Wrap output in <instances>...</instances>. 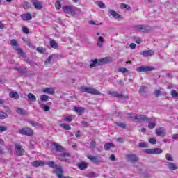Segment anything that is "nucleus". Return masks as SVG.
I'll return each mask as SVG.
<instances>
[{
    "mask_svg": "<svg viewBox=\"0 0 178 178\" xmlns=\"http://www.w3.org/2000/svg\"><path fill=\"white\" fill-rule=\"evenodd\" d=\"M46 164L49 166V168L56 170V175L58 178L63 177V169H62V166L55 164L54 161H49Z\"/></svg>",
    "mask_w": 178,
    "mask_h": 178,
    "instance_id": "1",
    "label": "nucleus"
},
{
    "mask_svg": "<svg viewBox=\"0 0 178 178\" xmlns=\"http://www.w3.org/2000/svg\"><path fill=\"white\" fill-rule=\"evenodd\" d=\"M91 62L92 63L90 64V69H92V67H95V66H101L102 65H106V63H108L109 60L108 57H106L102 59L91 60Z\"/></svg>",
    "mask_w": 178,
    "mask_h": 178,
    "instance_id": "2",
    "label": "nucleus"
},
{
    "mask_svg": "<svg viewBox=\"0 0 178 178\" xmlns=\"http://www.w3.org/2000/svg\"><path fill=\"white\" fill-rule=\"evenodd\" d=\"M80 90L82 92H87L88 94H92L93 95H101V92L93 88L82 86L80 88Z\"/></svg>",
    "mask_w": 178,
    "mask_h": 178,
    "instance_id": "3",
    "label": "nucleus"
},
{
    "mask_svg": "<svg viewBox=\"0 0 178 178\" xmlns=\"http://www.w3.org/2000/svg\"><path fill=\"white\" fill-rule=\"evenodd\" d=\"M19 134H22V136H28L31 137V136H34V131L29 127H24L19 130Z\"/></svg>",
    "mask_w": 178,
    "mask_h": 178,
    "instance_id": "4",
    "label": "nucleus"
},
{
    "mask_svg": "<svg viewBox=\"0 0 178 178\" xmlns=\"http://www.w3.org/2000/svg\"><path fill=\"white\" fill-rule=\"evenodd\" d=\"M62 9L64 13H68L69 15H74L76 13V8L73 6H64L62 7Z\"/></svg>",
    "mask_w": 178,
    "mask_h": 178,
    "instance_id": "5",
    "label": "nucleus"
},
{
    "mask_svg": "<svg viewBox=\"0 0 178 178\" xmlns=\"http://www.w3.org/2000/svg\"><path fill=\"white\" fill-rule=\"evenodd\" d=\"M15 154L17 155V156H23V155H24L26 151L24 150V149H23V146H22L20 143H16L15 145Z\"/></svg>",
    "mask_w": 178,
    "mask_h": 178,
    "instance_id": "6",
    "label": "nucleus"
},
{
    "mask_svg": "<svg viewBox=\"0 0 178 178\" xmlns=\"http://www.w3.org/2000/svg\"><path fill=\"white\" fill-rule=\"evenodd\" d=\"M58 159L59 161H61V162H66L67 163H70V154L67 152L61 153Z\"/></svg>",
    "mask_w": 178,
    "mask_h": 178,
    "instance_id": "7",
    "label": "nucleus"
},
{
    "mask_svg": "<svg viewBox=\"0 0 178 178\" xmlns=\"http://www.w3.org/2000/svg\"><path fill=\"white\" fill-rule=\"evenodd\" d=\"M131 118H134L135 120H137L138 122H143V123L147 122L149 119L147 115L140 114L132 115Z\"/></svg>",
    "mask_w": 178,
    "mask_h": 178,
    "instance_id": "8",
    "label": "nucleus"
},
{
    "mask_svg": "<svg viewBox=\"0 0 178 178\" xmlns=\"http://www.w3.org/2000/svg\"><path fill=\"white\" fill-rule=\"evenodd\" d=\"M107 94H108V95H111V97L119 98L120 99H126V98H127V96H124L122 94H119L116 91L108 90Z\"/></svg>",
    "mask_w": 178,
    "mask_h": 178,
    "instance_id": "9",
    "label": "nucleus"
},
{
    "mask_svg": "<svg viewBox=\"0 0 178 178\" xmlns=\"http://www.w3.org/2000/svg\"><path fill=\"white\" fill-rule=\"evenodd\" d=\"M137 72L141 73L143 72H151L154 70V67L149 66H140L136 68Z\"/></svg>",
    "mask_w": 178,
    "mask_h": 178,
    "instance_id": "10",
    "label": "nucleus"
},
{
    "mask_svg": "<svg viewBox=\"0 0 178 178\" xmlns=\"http://www.w3.org/2000/svg\"><path fill=\"white\" fill-rule=\"evenodd\" d=\"M88 159H90L93 163L98 164L102 162V159L101 157L92 156L91 155L88 156Z\"/></svg>",
    "mask_w": 178,
    "mask_h": 178,
    "instance_id": "11",
    "label": "nucleus"
},
{
    "mask_svg": "<svg viewBox=\"0 0 178 178\" xmlns=\"http://www.w3.org/2000/svg\"><path fill=\"white\" fill-rule=\"evenodd\" d=\"M126 158L128 162H138V157L136 154H127Z\"/></svg>",
    "mask_w": 178,
    "mask_h": 178,
    "instance_id": "12",
    "label": "nucleus"
},
{
    "mask_svg": "<svg viewBox=\"0 0 178 178\" xmlns=\"http://www.w3.org/2000/svg\"><path fill=\"white\" fill-rule=\"evenodd\" d=\"M156 134L160 137H165L166 136V129L163 127L156 129Z\"/></svg>",
    "mask_w": 178,
    "mask_h": 178,
    "instance_id": "13",
    "label": "nucleus"
},
{
    "mask_svg": "<svg viewBox=\"0 0 178 178\" xmlns=\"http://www.w3.org/2000/svg\"><path fill=\"white\" fill-rule=\"evenodd\" d=\"M135 29L136 31H142L143 33H148V26L145 25H137L135 26Z\"/></svg>",
    "mask_w": 178,
    "mask_h": 178,
    "instance_id": "14",
    "label": "nucleus"
},
{
    "mask_svg": "<svg viewBox=\"0 0 178 178\" xmlns=\"http://www.w3.org/2000/svg\"><path fill=\"white\" fill-rule=\"evenodd\" d=\"M32 4L35 6V9H38V10L42 9V1L32 0Z\"/></svg>",
    "mask_w": 178,
    "mask_h": 178,
    "instance_id": "15",
    "label": "nucleus"
},
{
    "mask_svg": "<svg viewBox=\"0 0 178 178\" xmlns=\"http://www.w3.org/2000/svg\"><path fill=\"white\" fill-rule=\"evenodd\" d=\"M13 49H14V51H15V52H17V54H18V55H19V56H22V58L26 57V53L23 51V49H22V48L19 47H13Z\"/></svg>",
    "mask_w": 178,
    "mask_h": 178,
    "instance_id": "16",
    "label": "nucleus"
},
{
    "mask_svg": "<svg viewBox=\"0 0 178 178\" xmlns=\"http://www.w3.org/2000/svg\"><path fill=\"white\" fill-rule=\"evenodd\" d=\"M52 145L53 147H54L56 151H57L58 152H63L65 151V147L56 143H52Z\"/></svg>",
    "mask_w": 178,
    "mask_h": 178,
    "instance_id": "17",
    "label": "nucleus"
},
{
    "mask_svg": "<svg viewBox=\"0 0 178 178\" xmlns=\"http://www.w3.org/2000/svg\"><path fill=\"white\" fill-rule=\"evenodd\" d=\"M154 54H155L154 50H147V51L140 52V55H143L145 58H148V56H152Z\"/></svg>",
    "mask_w": 178,
    "mask_h": 178,
    "instance_id": "18",
    "label": "nucleus"
},
{
    "mask_svg": "<svg viewBox=\"0 0 178 178\" xmlns=\"http://www.w3.org/2000/svg\"><path fill=\"white\" fill-rule=\"evenodd\" d=\"M21 18L22 19V20L26 22V21L31 20L33 19V16L30 13L22 14Z\"/></svg>",
    "mask_w": 178,
    "mask_h": 178,
    "instance_id": "19",
    "label": "nucleus"
},
{
    "mask_svg": "<svg viewBox=\"0 0 178 178\" xmlns=\"http://www.w3.org/2000/svg\"><path fill=\"white\" fill-rule=\"evenodd\" d=\"M9 97L14 99H19L20 98V95H19L17 92L11 91L9 92Z\"/></svg>",
    "mask_w": 178,
    "mask_h": 178,
    "instance_id": "20",
    "label": "nucleus"
},
{
    "mask_svg": "<svg viewBox=\"0 0 178 178\" xmlns=\"http://www.w3.org/2000/svg\"><path fill=\"white\" fill-rule=\"evenodd\" d=\"M167 166L170 170H176L177 169H178L177 165H176V163H175L168 162Z\"/></svg>",
    "mask_w": 178,
    "mask_h": 178,
    "instance_id": "21",
    "label": "nucleus"
},
{
    "mask_svg": "<svg viewBox=\"0 0 178 178\" xmlns=\"http://www.w3.org/2000/svg\"><path fill=\"white\" fill-rule=\"evenodd\" d=\"M45 165V163L42 161H35L32 163V165L34 166V168H38L39 166H44Z\"/></svg>",
    "mask_w": 178,
    "mask_h": 178,
    "instance_id": "22",
    "label": "nucleus"
},
{
    "mask_svg": "<svg viewBox=\"0 0 178 178\" xmlns=\"http://www.w3.org/2000/svg\"><path fill=\"white\" fill-rule=\"evenodd\" d=\"M16 112H17V113H18V115H22V116H26V115H28L27 111H26L20 107L17 108Z\"/></svg>",
    "mask_w": 178,
    "mask_h": 178,
    "instance_id": "23",
    "label": "nucleus"
},
{
    "mask_svg": "<svg viewBox=\"0 0 178 178\" xmlns=\"http://www.w3.org/2000/svg\"><path fill=\"white\" fill-rule=\"evenodd\" d=\"M147 122H148L149 123L148 124L149 129H155L156 124L155 123V121H152V118H149L148 121Z\"/></svg>",
    "mask_w": 178,
    "mask_h": 178,
    "instance_id": "24",
    "label": "nucleus"
},
{
    "mask_svg": "<svg viewBox=\"0 0 178 178\" xmlns=\"http://www.w3.org/2000/svg\"><path fill=\"white\" fill-rule=\"evenodd\" d=\"M104 41H105V39L104 38V37L102 36L99 37L97 40V47H99V48H102V46L104 45L103 44Z\"/></svg>",
    "mask_w": 178,
    "mask_h": 178,
    "instance_id": "25",
    "label": "nucleus"
},
{
    "mask_svg": "<svg viewBox=\"0 0 178 178\" xmlns=\"http://www.w3.org/2000/svg\"><path fill=\"white\" fill-rule=\"evenodd\" d=\"M43 92H45L46 94H55V89L54 88H46L44 90Z\"/></svg>",
    "mask_w": 178,
    "mask_h": 178,
    "instance_id": "26",
    "label": "nucleus"
},
{
    "mask_svg": "<svg viewBox=\"0 0 178 178\" xmlns=\"http://www.w3.org/2000/svg\"><path fill=\"white\" fill-rule=\"evenodd\" d=\"M74 111L76 112V113H79V115H81V113H84L86 109L83 107H74Z\"/></svg>",
    "mask_w": 178,
    "mask_h": 178,
    "instance_id": "27",
    "label": "nucleus"
},
{
    "mask_svg": "<svg viewBox=\"0 0 178 178\" xmlns=\"http://www.w3.org/2000/svg\"><path fill=\"white\" fill-rule=\"evenodd\" d=\"M60 127H62V129H63L64 130H72V127H70L69 124L60 123Z\"/></svg>",
    "mask_w": 178,
    "mask_h": 178,
    "instance_id": "28",
    "label": "nucleus"
},
{
    "mask_svg": "<svg viewBox=\"0 0 178 178\" xmlns=\"http://www.w3.org/2000/svg\"><path fill=\"white\" fill-rule=\"evenodd\" d=\"M109 13L113 16V17H115V19H119V17H120V15L113 10H110Z\"/></svg>",
    "mask_w": 178,
    "mask_h": 178,
    "instance_id": "29",
    "label": "nucleus"
},
{
    "mask_svg": "<svg viewBox=\"0 0 178 178\" xmlns=\"http://www.w3.org/2000/svg\"><path fill=\"white\" fill-rule=\"evenodd\" d=\"M28 122L33 126V127H42V125H41L38 122H35L33 120H29Z\"/></svg>",
    "mask_w": 178,
    "mask_h": 178,
    "instance_id": "30",
    "label": "nucleus"
},
{
    "mask_svg": "<svg viewBox=\"0 0 178 178\" xmlns=\"http://www.w3.org/2000/svg\"><path fill=\"white\" fill-rule=\"evenodd\" d=\"M28 99L32 102H35V101H37V97H35V96L32 93L28 94Z\"/></svg>",
    "mask_w": 178,
    "mask_h": 178,
    "instance_id": "31",
    "label": "nucleus"
},
{
    "mask_svg": "<svg viewBox=\"0 0 178 178\" xmlns=\"http://www.w3.org/2000/svg\"><path fill=\"white\" fill-rule=\"evenodd\" d=\"M115 147V145H113V143H106L104 145V149L106 151H108V149H111V148H114Z\"/></svg>",
    "mask_w": 178,
    "mask_h": 178,
    "instance_id": "32",
    "label": "nucleus"
},
{
    "mask_svg": "<svg viewBox=\"0 0 178 178\" xmlns=\"http://www.w3.org/2000/svg\"><path fill=\"white\" fill-rule=\"evenodd\" d=\"M50 47L54 49H58V43L54 40H50Z\"/></svg>",
    "mask_w": 178,
    "mask_h": 178,
    "instance_id": "33",
    "label": "nucleus"
},
{
    "mask_svg": "<svg viewBox=\"0 0 178 178\" xmlns=\"http://www.w3.org/2000/svg\"><path fill=\"white\" fill-rule=\"evenodd\" d=\"M163 150L161 148H155L153 149V154L159 155V154H162Z\"/></svg>",
    "mask_w": 178,
    "mask_h": 178,
    "instance_id": "34",
    "label": "nucleus"
},
{
    "mask_svg": "<svg viewBox=\"0 0 178 178\" xmlns=\"http://www.w3.org/2000/svg\"><path fill=\"white\" fill-rule=\"evenodd\" d=\"M78 167L81 170H84V169H87V164L86 163H79Z\"/></svg>",
    "mask_w": 178,
    "mask_h": 178,
    "instance_id": "35",
    "label": "nucleus"
},
{
    "mask_svg": "<svg viewBox=\"0 0 178 178\" xmlns=\"http://www.w3.org/2000/svg\"><path fill=\"white\" fill-rule=\"evenodd\" d=\"M22 6L25 9H29V8H31V4L30 3V2L24 1L22 4Z\"/></svg>",
    "mask_w": 178,
    "mask_h": 178,
    "instance_id": "36",
    "label": "nucleus"
},
{
    "mask_svg": "<svg viewBox=\"0 0 178 178\" xmlns=\"http://www.w3.org/2000/svg\"><path fill=\"white\" fill-rule=\"evenodd\" d=\"M90 148L95 149L97 148V142L92 140L90 143Z\"/></svg>",
    "mask_w": 178,
    "mask_h": 178,
    "instance_id": "37",
    "label": "nucleus"
},
{
    "mask_svg": "<svg viewBox=\"0 0 178 178\" xmlns=\"http://www.w3.org/2000/svg\"><path fill=\"white\" fill-rule=\"evenodd\" d=\"M48 99H49V97H48V95H40V101L47 102L48 101Z\"/></svg>",
    "mask_w": 178,
    "mask_h": 178,
    "instance_id": "38",
    "label": "nucleus"
},
{
    "mask_svg": "<svg viewBox=\"0 0 178 178\" xmlns=\"http://www.w3.org/2000/svg\"><path fill=\"white\" fill-rule=\"evenodd\" d=\"M64 122H72L73 120V118L72 115H65L63 118Z\"/></svg>",
    "mask_w": 178,
    "mask_h": 178,
    "instance_id": "39",
    "label": "nucleus"
},
{
    "mask_svg": "<svg viewBox=\"0 0 178 178\" xmlns=\"http://www.w3.org/2000/svg\"><path fill=\"white\" fill-rule=\"evenodd\" d=\"M165 159L167 161H170V162H173V161H175L173 159V157L172 156V154H166Z\"/></svg>",
    "mask_w": 178,
    "mask_h": 178,
    "instance_id": "40",
    "label": "nucleus"
},
{
    "mask_svg": "<svg viewBox=\"0 0 178 178\" xmlns=\"http://www.w3.org/2000/svg\"><path fill=\"white\" fill-rule=\"evenodd\" d=\"M10 45H12V47H13V48H15V47H19V44H17V41L15 39H13L10 41Z\"/></svg>",
    "mask_w": 178,
    "mask_h": 178,
    "instance_id": "41",
    "label": "nucleus"
},
{
    "mask_svg": "<svg viewBox=\"0 0 178 178\" xmlns=\"http://www.w3.org/2000/svg\"><path fill=\"white\" fill-rule=\"evenodd\" d=\"M6 118H8V113L0 111V119H6Z\"/></svg>",
    "mask_w": 178,
    "mask_h": 178,
    "instance_id": "42",
    "label": "nucleus"
},
{
    "mask_svg": "<svg viewBox=\"0 0 178 178\" xmlns=\"http://www.w3.org/2000/svg\"><path fill=\"white\" fill-rule=\"evenodd\" d=\"M40 108H42V109L45 111V112H49V109H51L49 106L47 105H42V104H40Z\"/></svg>",
    "mask_w": 178,
    "mask_h": 178,
    "instance_id": "43",
    "label": "nucleus"
},
{
    "mask_svg": "<svg viewBox=\"0 0 178 178\" xmlns=\"http://www.w3.org/2000/svg\"><path fill=\"white\" fill-rule=\"evenodd\" d=\"M154 95H155L156 97H161V95H162V92H161L160 90H155L154 92Z\"/></svg>",
    "mask_w": 178,
    "mask_h": 178,
    "instance_id": "44",
    "label": "nucleus"
},
{
    "mask_svg": "<svg viewBox=\"0 0 178 178\" xmlns=\"http://www.w3.org/2000/svg\"><path fill=\"white\" fill-rule=\"evenodd\" d=\"M55 8L57 9V10H59L62 8V4L60 3V1H56L55 3Z\"/></svg>",
    "mask_w": 178,
    "mask_h": 178,
    "instance_id": "45",
    "label": "nucleus"
},
{
    "mask_svg": "<svg viewBox=\"0 0 178 178\" xmlns=\"http://www.w3.org/2000/svg\"><path fill=\"white\" fill-rule=\"evenodd\" d=\"M120 8L121 9H127V10L130 9V6H129V5L124 4V3L120 4Z\"/></svg>",
    "mask_w": 178,
    "mask_h": 178,
    "instance_id": "46",
    "label": "nucleus"
},
{
    "mask_svg": "<svg viewBox=\"0 0 178 178\" xmlns=\"http://www.w3.org/2000/svg\"><path fill=\"white\" fill-rule=\"evenodd\" d=\"M88 176L90 178L92 177H98V174L95 173V172H90L89 174H88Z\"/></svg>",
    "mask_w": 178,
    "mask_h": 178,
    "instance_id": "47",
    "label": "nucleus"
},
{
    "mask_svg": "<svg viewBox=\"0 0 178 178\" xmlns=\"http://www.w3.org/2000/svg\"><path fill=\"white\" fill-rule=\"evenodd\" d=\"M145 90H147V87H145V86H143L140 88L139 89V92L140 94H143V92H145Z\"/></svg>",
    "mask_w": 178,
    "mask_h": 178,
    "instance_id": "48",
    "label": "nucleus"
},
{
    "mask_svg": "<svg viewBox=\"0 0 178 178\" xmlns=\"http://www.w3.org/2000/svg\"><path fill=\"white\" fill-rule=\"evenodd\" d=\"M119 72H120L121 73H127V72H129V70H127L125 67H120L118 70Z\"/></svg>",
    "mask_w": 178,
    "mask_h": 178,
    "instance_id": "49",
    "label": "nucleus"
},
{
    "mask_svg": "<svg viewBox=\"0 0 178 178\" xmlns=\"http://www.w3.org/2000/svg\"><path fill=\"white\" fill-rule=\"evenodd\" d=\"M117 126L122 127V129H126V124L122 122H116Z\"/></svg>",
    "mask_w": 178,
    "mask_h": 178,
    "instance_id": "50",
    "label": "nucleus"
},
{
    "mask_svg": "<svg viewBox=\"0 0 178 178\" xmlns=\"http://www.w3.org/2000/svg\"><path fill=\"white\" fill-rule=\"evenodd\" d=\"M171 95H172V97H173V98H177L178 93H177V92H176V90H172Z\"/></svg>",
    "mask_w": 178,
    "mask_h": 178,
    "instance_id": "51",
    "label": "nucleus"
},
{
    "mask_svg": "<svg viewBox=\"0 0 178 178\" xmlns=\"http://www.w3.org/2000/svg\"><path fill=\"white\" fill-rule=\"evenodd\" d=\"M146 154H154V149H145Z\"/></svg>",
    "mask_w": 178,
    "mask_h": 178,
    "instance_id": "52",
    "label": "nucleus"
},
{
    "mask_svg": "<svg viewBox=\"0 0 178 178\" xmlns=\"http://www.w3.org/2000/svg\"><path fill=\"white\" fill-rule=\"evenodd\" d=\"M139 147H140V148H147L148 147V145L145 143H139Z\"/></svg>",
    "mask_w": 178,
    "mask_h": 178,
    "instance_id": "53",
    "label": "nucleus"
},
{
    "mask_svg": "<svg viewBox=\"0 0 178 178\" xmlns=\"http://www.w3.org/2000/svg\"><path fill=\"white\" fill-rule=\"evenodd\" d=\"M8 130V127L5 126H0V133H3V131H6Z\"/></svg>",
    "mask_w": 178,
    "mask_h": 178,
    "instance_id": "54",
    "label": "nucleus"
},
{
    "mask_svg": "<svg viewBox=\"0 0 178 178\" xmlns=\"http://www.w3.org/2000/svg\"><path fill=\"white\" fill-rule=\"evenodd\" d=\"M22 31L24 34H29V28H27V26H23Z\"/></svg>",
    "mask_w": 178,
    "mask_h": 178,
    "instance_id": "55",
    "label": "nucleus"
},
{
    "mask_svg": "<svg viewBox=\"0 0 178 178\" xmlns=\"http://www.w3.org/2000/svg\"><path fill=\"white\" fill-rule=\"evenodd\" d=\"M149 143H150V144H156V139H155V138H151L149 140Z\"/></svg>",
    "mask_w": 178,
    "mask_h": 178,
    "instance_id": "56",
    "label": "nucleus"
},
{
    "mask_svg": "<svg viewBox=\"0 0 178 178\" xmlns=\"http://www.w3.org/2000/svg\"><path fill=\"white\" fill-rule=\"evenodd\" d=\"M81 124H82L83 127H88V126H90V124L86 121H81Z\"/></svg>",
    "mask_w": 178,
    "mask_h": 178,
    "instance_id": "57",
    "label": "nucleus"
},
{
    "mask_svg": "<svg viewBox=\"0 0 178 178\" xmlns=\"http://www.w3.org/2000/svg\"><path fill=\"white\" fill-rule=\"evenodd\" d=\"M52 57H53L52 55L49 56L47 60L44 62L45 65H47V63H51V60H52Z\"/></svg>",
    "mask_w": 178,
    "mask_h": 178,
    "instance_id": "58",
    "label": "nucleus"
},
{
    "mask_svg": "<svg viewBox=\"0 0 178 178\" xmlns=\"http://www.w3.org/2000/svg\"><path fill=\"white\" fill-rule=\"evenodd\" d=\"M134 40L135 42H136V44H141V39L135 37V38H134Z\"/></svg>",
    "mask_w": 178,
    "mask_h": 178,
    "instance_id": "59",
    "label": "nucleus"
},
{
    "mask_svg": "<svg viewBox=\"0 0 178 178\" xmlns=\"http://www.w3.org/2000/svg\"><path fill=\"white\" fill-rule=\"evenodd\" d=\"M98 6H99V8L102 9H104V8H105V4L102 1H99L98 3Z\"/></svg>",
    "mask_w": 178,
    "mask_h": 178,
    "instance_id": "60",
    "label": "nucleus"
},
{
    "mask_svg": "<svg viewBox=\"0 0 178 178\" xmlns=\"http://www.w3.org/2000/svg\"><path fill=\"white\" fill-rule=\"evenodd\" d=\"M38 52H40V54H44V48L39 47L37 48Z\"/></svg>",
    "mask_w": 178,
    "mask_h": 178,
    "instance_id": "61",
    "label": "nucleus"
},
{
    "mask_svg": "<svg viewBox=\"0 0 178 178\" xmlns=\"http://www.w3.org/2000/svg\"><path fill=\"white\" fill-rule=\"evenodd\" d=\"M136 44L134 43H131L130 45H129V48H131V49H136Z\"/></svg>",
    "mask_w": 178,
    "mask_h": 178,
    "instance_id": "62",
    "label": "nucleus"
},
{
    "mask_svg": "<svg viewBox=\"0 0 178 178\" xmlns=\"http://www.w3.org/2000/svg\"><path fill=\"white\" fill-rule=\"evenodd\" d=\"M76 137H81V132L80 131H77L75 134Z\"/></svg>",
    "mask_w": 178,
    "mask_h": 178,
    "instance_id": "63",
    "label": "nucleus"
},
{
    "mask_svg": "<svg viewBox=\"0 0 178 178\" xmlns=\"http://www.w3.org/2000/svg\"><path fill=\"white\" fill-rule=\"evenodd\" d=\"M172 138V140H178V134H173Z\"/></svg>",
    "mask_w": 178,
    "mask_h": 178,
    "instance_id": "64",
    "label": "nucleus"
}]
</instances>
